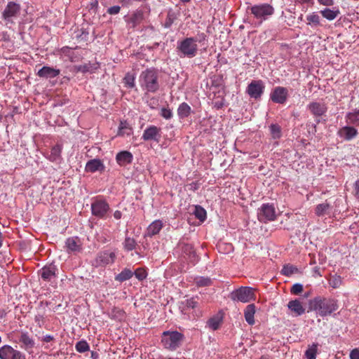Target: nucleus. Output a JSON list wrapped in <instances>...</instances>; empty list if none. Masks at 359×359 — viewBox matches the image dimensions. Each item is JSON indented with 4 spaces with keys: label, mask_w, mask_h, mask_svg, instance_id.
Segmentation results:
<instances>
[{
    "label": "nucleus",
    "mask_w": 359,
    "mask_h": 359,
    "mask_svg": "<svg viewBox=\"0 0 359 359\" xmlns=\"http://www.w3.org/2000/svg\"><path fill=\"white\" fill-rule=\"evenodd\" d=\"M180 15L179 12H175L172 9H170L168 11L167 16L163 24L165 28H170L175 21L178 18Z\"/></svg>",
    "instance_id": "32"
},
{
    "label": "nucleus",
    "mask_w": 359,
    "mask_h": 359,
    "mask_svg": "<svg viewBox=\"0 0 359 359\" xmlns=\"http://www.w3.org/2000/svg\"><path fill=\"white\" fill-rule=\"evenodd\" d=\"M207 41L208 36L205 33H199L195 37H186L177 41L176 48L177 54L181 58H193L198 54L197 42L203 46L206 44Z\"/></svg>",
    "instance_id": "1"
},
{
    "label": "nucleus",
    "mask_w": 359,
    "mask_h": 359,
    "mask_svg": "<svg viewBox=\"0 0 359 359\" xmlns=\"http://www.w3.org/2000/svg\"><path fill=\"white\" fill-rule=\"evenodd\" d=\"M177 112L179 118L183 120L187 118L192 113V110L191 107L187 102H182L179 105Z\"/></svg>",
    "instance_id": "28"
},
{
    "label": "nucleus",
    "mask_w": 359,
    "mask_h": 359,
    "mask_svg": "<svg viewBox=\"0 0 359 359\" xmlns=\"http://www.w3.org/2000/svg\"><path fill=\"white\" fill-rule=\"evenodd\" d=\"M110 208L107 201L101 198H95L91 203L92 214L100 219H106Z\"/></svg>",
    "instance_id": "6"
},
{
    "label": "nucleus",
    "mask_w": 359,
    "mask_h": 359,
    "mask_svg": "<svg viewBox=\"0 0 359 359\" xmlns=\"http://www.w3.org/2000/svg\"><path fill=\"white\" fill-rule=\"evenodd\" d=\"M221 323L222 320L219 318L214 317L209 320L208 325L213 330H217L219 327Z\"/></svg>",
    "instance_id": "45"
},
{
    "label": "nucleus",
    "mask_w": 359,
    "mask_h": 359,
    "mask_svg": "<svg viewBox=\"0 0 359 359\" xmlns=\"http://www.w3.org/2000/svg\"><path fill=\"white\" fill-rule=\"evenodd\" d=\"M271 134L273 139H278L281 136L280 127L278 124H271L269 127Z\"/></svg>",
    "instance_id": "43"
},
{
    "label": "nucleus",
    "mask_w": 359,
    "mask_h": 359,
    "mask_svg": "<svg viewBox=\"0 0 359 359\" xmlns=\"http://www.w3.org/2000/svg\"><path fill=\"white\" fill-rule=\"evenodd\" d=\"M311 304L313 310L318 311L321 317L332 314L339 308L337 300L332 298L317 297L311 302Z\"/></svg>",
    "instance_id": "2"
},
{
    "label": "nucleus",
    "mask_w": 359,
    "mask_h": 359,
    "mask_svg": "<svg viewBox=\"0 0 359 359\" xmlns=\"http://www.w3.org/2000/svg\"><path fill=\"white\" fill-rule=\"evenodd\" d=\"M125 21L129 29H135L144 20V13L141 9H137L130 15L124 17Z\"/></svg>",
    "instance_id": "13"
},
{
    "label": "nucleus",
    "mask_w": 359,
    "mask_h": 359,
    "mask_svg": "<svg viewBox=\"0 0 359 359\" xmlns=\"http://www.w3.org/2000/svg\"><path fill=\"white\" fill-rule=\"evenodd\" d=\"M318 346V344H313L311 346H309L305 352V356L307 359H316Z\"/></svg>",
    "instance_id": "38"
},
{
    "label": "nucleus",
    "mask_w": 359,
    "mask_h": 359,
    "mask_svg": "<svg viewBox=\"0 0 359 359\" xmlns=\"http://www.w3.org/2000/svg\"><path fill=\"white\" fill-rule=\"evenodd\" d=\"M140 83L142 89L147 92H157L160 87L157 71L154 69L143 71L140 76Z\"/></svg>",
    "instance_id": "3"
},
{
    "label": "nucleus",
    "mask_w": 359,
    "mask_h": 359,
    "mask_svg": "<svg viewBox=\"0 0 359 359\" xmlns=\"http://www.w3.org/2000/svg\"><path fill=\"white\" fill-rule=\"evenodd\" d=\"M123 216V213L120 210H116L114 211V212L113 213V217H114L115 219L116 220H118L120 219Z\"/></svg>",
    "instance_id": "60"
},
{
    "label": "nucleus",
    "mask_w": 359,
    "mask_h": 359,
    "mask_svg": "<svg viewBox=\"0 0 359 359\" xmlns=\"http://www.w3.org/2000/svg\"><path fill=\"white\" fill-rule=\"evenodd\" d=\"M306 20L308 21V24H313V25H320V17L318 14L313 13L312 14L307 15Z\"/></svg>",
    "instance_id": "46"
},
{
    "label": "nucleus",
    "mask_w": 359,
    "mask_h": 359,
    "mask_svg": "<svg viewBox=\"0 0 359 359\" xmlns=\"http://www.w3.org/2000/svg\"><path fill=\"white\" fill-rule=\"evenodd\" d=\"M133 275L135 276V277L139 280H143L147 278V273L146 270L143 268H138L135 270V271L133 273Z\"/></svg>",
    "instance_id": "48"
},
{
    "label": "nucleus",
    "mask_w": 359,
    "mask_h": 359,
    "mask_svg": "<svg viewBox=\"0 0 359 359\" xmlns=\"http://www.w3.org/2000/svg\"><path fill=\"white\" fill-rule=\"evenodd\" d=\"M124 82L126 86L130 88H132L135 86V77L133 75L130 74H127L124 77Z\"/></svg>",
    "instance_id": "50"
},
{
    "label": "nucleus",
    "mask_w": 359,
    "mask_h": 359,
    "mask_svg": "<svg viewBox=\"0 0 359 359\" xmlns=\"http://www.w3.org/2000/svg\"><path fill=\"white\" fill-rule=\"evenodd\" d=\"M89 6L90 9H96L98 7V1L97 0H93L90 2Z\"/></svg>",
    "instance_id": "62"
},
{
    "label": "nucleus",
    "mask_w": 359,
    "mask_h": 359,
    "mask_svg": "<svg viewBox=\"0 0 359 359\" xmlns=\"http://www.w3.org/2000/svg\"><path fill=\"white\" fill-rule=\"evenodd\" d=\"M74 70L76 72H82L83 73V66H82V65H75L74 67Z\"/></svg>",
    "instance_id": "64"
},
{
    "label": "nucleus",
    "mask_w": 359,
    "mask_h": 359,
    "mask_svg": "<svg viewBox=\"0 0 359 359\" xmlns=\"http://www.w3.org/2000/svg\"><path fill=\"white\" fill-rule=\"evenodd\" d=\"M322 15L329 20H332L334 19H335L337 15L339 14V10H331L330 8H325L324 9L323 11H320Z\"/></svg>",
    "instance_id": "39"
},
{
    "label": "nucleus",
    "mask_w": 359,
    "mask_h": 359,
    "mask_svg": "<svg viewBox=\"0 0 359 359\" xmlns=\"http://www.w3.org/2000/svg\"><path fill=\"white\" fill-rule=\"evenodd\" d=\"M307 109L317 118L325 114L327 107L325 103L320 102H311L307 105Z\"/></svg>",
    "instance_id": "18"
},
{
    "label": "nucleus",
    "mask_w": 359,
    "mask_h": 359,
    "mask_svg": "<svg viewBox=\"0 0 359 359\" xmlns=\"http://www.w3.org/2000/svg\"><path fill=\"white\" fill-rule=\"evenodd\" d=\"M120 11H121V7L119 6H114L109 7L107 10V13L109 15H116V14L119 13Z\"/></svg>",
    "instance_id": "54"
},
{
    "label": "nucleus",
    "mask_w": 359,
    "mask_h": 359,
    "mask_svg": "<svg viewBox=\"0 0 359 359\" xmlns=\"http://www.w3.org/2000/svg\"><path fill=\"white\" fill-rule=\"evenodd\" d=\"M53 340H55L54 337L50 334H46L41 339V341L46 343L50 342Z\"/></svg>",
    "instance_id": "58"
},
{
    "label": "nucleus",
    "mask_w": 359,
    "mask_h": 359,
    "mask_svg": "<svg viewBox=\"0 0 359 359\" xmlns=\"http://www.w3.org/2000/svg\"><path fill=\"white\" fill-rule=\"evenodd\" d=\"M159 114L166 120H170L173 116L172 111L168 107V106L166 107H162Z\"/></svg>",
    "instance_id": "44"
},
{
    "label": "nucleus",
    "mask_w": 359,
    "mask_h": 359,
    "mask_svg": "<svg viewBox=\"0 0 359 359\" xmlns=\"http://www.w3.org/2000/svg\"><path fill=\"white\" fill-rule=\"evenodd\" d=\"M297 271H298V269L296 266H294L293 265L287 264V265H285L283 266V268L282 269L281 273H282V274H283L285 276H290L292 274H293Z\"/></svg>",
    "instance_id": "42"
},
{
    "label": "nucleus",
    "mask_w": 359,
    "mask_h": 359,
    "mask_svg": "<svg viewBox=\"0 0 359 359\" xmlns=\"http://www.w3.org/2000/svg\"><path fill=\"white\" fill-rule=\"evenodd\" d=\"M257 217L259 221L263 223L274 221L276 217L274 205L269 203L262 204L258 209Z\"/></svg>",
    "instance_id": "9"
},
{
    "label": "nucleus",
    "mask_w": 359,
    "mask_h": 359,
    "mask_svg": "<svg viewBox=\"0 0 359 359\" xmlns=\"http://www.w3.org/2000/svg\"><path fill=\"white\" fill-rule=\"evenodd\" d=\"M57 269L54 264L43 266L40 270V274L42 279L45 281H50L56 276Z\"/></svg>",
    "instance_id": "22"
},
{
    "label": "nucleus",
    "mask_w": 359,
    "mask_h": 359,
    "mask_svg": "<svg viewBox=\"0 0 359 359\" xmlns=\"http://www.w3.org/2000/svg\"><path fill=\"white\" fill-rule=\"evenodd\" d=\"M330 209V205L325 201V203H320L316 206V214L318 216H323L326 215Z\"/></svg>",
    "instance_id": "37"
},
{
    "label": "nucleus",
    "mask_w": 359,
    "mask_h": 359,
    "mask_svg": "<svg viewBox=\"0 0 359 359\" xmlns=\"http://www.w3.org/2000/svg\"><path fill=\"white\" fill-rule=\"evenodd\" d=\"M246 12L248 13L250 12L256 20V23L261 25L263 21L273 14L274 8L269 4H262L248 6Z\"/></svg>",
    "instance_id": "4"
},
{
    "label": "nucleus",
    "mask_w": 359,
    "mask_h": 359,
    "mask_svg": "<svg viewBox=\"0 0 359 359\" xmlns=\"http://www.w3.org/2000/svg\"><path fill=\"white\" fill-rule=\"evenodd\" d=\"M255 313V304H248L244 311V316H245V319L246 322L249 325H252L255 324V319H254Z\"/></svg>",
    "instance_id": "30"
},
{
    "label": "nucleus",
    "mask_w": 359,
    "mask_h": 359,
    "mask_svg": "<svg viewBox=\"0 0 359 359\" xmlns=\"http://www.w3.org/2000/svg\"><path fill=\"white\" fill-rule=\"evenodd\" d=\"M337 135L343 140L350 141L357 136L358 130L353 126H346L337 131Z\"/></svg>",
    "instance_id": "20"
},
{
    "label": "nucleus",
    "mask_w": 359,
    "mask_h": 359,
    "mask_svg": "<svg viewBox=\"0 0 359 359\" xmlns=\"http://www.w3.org/2000/svg\"><path fill=\"white\" fill-rule=\"evenodd\" d=\"M194 282L198 287L210 286L213 283L210 278L205 276H197L194 278Z\"/></svg>",
    "instance_id": "33"
},
{
    "label": "nucleus",
    "mask_w": 359,
    "mask_h": 359,
    "mask_svg": "<svg viewBox=\"0 0 359 359\" xmlns=\"http://www.w3.org/2000/svg\"><path fill=\"white\" fill-rule=\"evenodd\" d=\"M62 150V145L57 144L51 148L49 153L45 154L44 156L52 162H58L61 160Z\"/></svg>",
    "instance_id": "24"
},
{
    "label": "nucleus",
    "mask_w": 359,
    "mask_h": 359,
    "mask_svg": "<svg viewBox=\"0 0 359 359\" xmlns=\"http://www.w3.org/2000/svg\"><path fill=\"white\" fill-rule=\"evenodd\" d=\"M18 341L20 347L29 353H33V348L35 346L34 339L27 332H20L18 337Z\"/></svg>",
    "instance_id": "15"
},
{
    "label": "nucleus",
    "mask_w": 359,
    "mask_h": 359,
    "mask_svg": "<svg viewBox=\"0 0 359 359\" xmlns=\"http://www.w3.org/2000/svg\"><path fill=\"white\" fill-rule=\"evenodd\" d=\"M133 276V272L127 268H125L121 273L115 276V280L118 282H124L130 279Z\"/></svg>",
    "instance_id": "34"
},
{
    "label": "nucleus",
    "mask_w": 359,
    "mask_h": 359,
    "mask_svg": "<svg viewBox=\"0 0 359 359\" xmlns=\"http://www.w3.org/2000/svg\"><path fill=\"white\" fill-rule=\"evenodd\" d=\"M161 226H148L145 236H152L157 234L160 231Z\"/></svg>",
    "instance_id": "47"
},
{
    "label": "nucleus",
    "mask_w": 359,
    "mask_h": 359,
    "mask_svg": "<svg viewBox=\"0 0 359 359\" xmlns=\"http://www.w3.org/2000/svg\"><path fill=\"white\" fill-rule=\"evenodd\" d=\"M136 245V242L133 238H126L124 241V248L126 250L130 251L133 250Z\"/></svg>",
    "instance_id": "49"
},
{
    "label": "nucleus",
    "mask_w": 359,
    "mask_h": 359,
    "mask_svg": "<svg viewBox=\"0 0 359 359\" xmlns=\"http://www.w3.org/2000/svg\"><path fill=\"white\" fill-rule=\"evenodd\" d=\"M75 349L77 352L83 353L90 350V346L86 340H81L76 344Z\"/></svg>",
    "instance_id": "40"
},
{
    "label": "nucleus",
    "mask_w": 359,
    "mask_h": 359,
    "mask_svg": "<svg viewBox=\"0 0 359 359\" xmlns=\"http://www.w3.org/2000/svg\"><path fill=\"white\" fill-rule=\"evenodd\" d=\"M179 248L182 251V256L192 264H195L198 260V256L191 244L180 243Z\"/></svg>",
    "instance_id": "17"
},
{
    "label": "nucleus",
    "mask_w": 359,
    "mask_h": 359,
    "mask_svg": "<svg viewBox=\"0 0 359 359\" xmlns=\"http://www.w3.org/2000/svg\"><path fill=\"white\" fill-rule=\"evenodd\" d=\"M230 298L233 301L247 303L254 299V290L252 287H241L240 288L233 290L231 293Z\"/></svg>",
    "instance_id": "7"
},
{
    "label": "nucleus",
    "mask_w": 359,
    "mask_h": 359,
    "mask_svg": "<svg viewBox=\"0 0 359 359\" xmlns=\"http://www.w3.org/2000/svg\"><path fill=\"white\" fill-rule=\"evenodd\" d=\"M59 53L61 55L67 57L72 62H76L79 61L81 57L80 55L74 51V50L68 46L62 47Z\"/></svg>",
    "instance_id": "27"
},
{
    "label": "nucleus",
    "mask_w": 359,
    "mask_h": 359,
    "mask_svg": "<svg viewBox=\"0 0 359 359\" xmlns=\"http://www.w3.org/2000/svg\"><path fill=\"white\" fill-rule=\"evenodd\" d=\"M345 118L348 124L359 126V109H355L353 111L347 113Z\"/></svg>",
    "instance_id": "31"
},
{
    "label": "nucleus",
    "mask_w": 359,
    "mask_h": 359,
    "mask_svg": "<svg viewBox=\"0 0 359 359\" xmlns=\"http://www.w3.org/2000/svg\"><path fill=\"white\" fill-rule=\"evenodd\" d=\"M83 66V73H93L96 69L99 67V64L97 62H88L82 65Z\"/></svg>",
    "instance_id": "41"
},
{
    "label": "nucleus",
    "mask_w": 359,
    "mask_h": 359,
    "mask_svg": "<svg viewBox=\"0 0 359 359\" xmlns=\"http://www.w3.org/2000/svg\"><path fill=\"white\" fill-rule=\"evenodd\" d=\"M288 90L282 86L276 87L270 94L271 100L277 104H285L287 100Z\"/></svg>",
    "instance_id": "14"
},
{
    "label": "nucleus",
    "mask_w": 359,
    "mask_h": 359,
    "mask_svg": "<svg viewBox=\"0 0 359 359\" xmlns=\"http://www.w3.org/2000/svg\"><path fill=\"white\" fill-rule=\"evenodd\" d=\"M265 86L261 80H253L248 86L246 93L255 100H259L264 93Z\"/></svg>",
    "instance_id": "10"
},
{
    "label": "nucleus",
    "mask_w": 359,
    "mask_h": 359,
    "mask_svg": "<svg viewBox=\"0 0 359 359\" xmlns=\"http://www.w3.org/2000/svg\"><path fill=\"white\" fill-rule=\"evenodd\" d=\"M255 231L259 236H268L269 235L267 230L264 226H258L255 229Z\"/></svg>",
    "instance_id": "53"
},
{
    "label": "nucleus",
    "mask_w": 359,
    "mask_h": 359,
    "mask_svg": "<svg viewBox=\"0 0 359 359\" xmlns=\"http://www.w3.org/2000/svg\"><path fill=\"white\" fill-rule=\"evenodd\" d=\"M287 308L294 316H302L305 313L306 309L299 299L291 300L287 304Z\"/></svg>",
    "instance_id": "21"
},
{
    "label": "nucleus",
    "mask_w": 359,
    "mask_h": 359,
    "mask_svg": "<svg viewBox=\"0 0 359 359\" xmlns=\"http://www.w3.org/2000/svg\"><path fill=\"white\" fill-rule=\"evenodd\" d=\"M303 291V285L300 283H295L291 287L290 292L292 294L297 295Z\"/></svg>",
    "instance_id": "52"
},
{
    "label": "nucleus",
    "mask_w": 359,
    "mask_h": 359,
    "mask_svg": "<svg viewBox=\"0 0 359 359\" xmlns=\"http://www.w3.org/2000/svg\"><path fill=\"white\" fill-rule=\"evenodd\" d=\"M34 320L37 323L39 327H42L43 323V317L42 316H41V315L36 316L34 318Z\"/></svg>",
    "instance_id": "57"
},
{
    "label": "nucleus",
    "mask_w": 359,
    "mask_h": 359,
    "mask_svg": "<svg viewBox=\"0 0 359 359\" xmlns=\"http://www.w3.org/2000/svg\"><path fill=\"white\" fill-rule=\"evenodd\" d=\"M198 297H194L190 299H188L185 302V305L187 308L194 309L197 307L198 303Z\"/></svg>",
    "instance_id": "51"
},
{
    "label": "nucleus",
    "mask_w": 359,
    "mask_h": 359,
    "mask_svg": "<svg viewBox=\"0 0 359 359\" xmlns=\"http://www.w3.org/2000/svg\"><path fill=\"white\" fill-rule=\"evenodd\" d=\"M318 1L320 4H323L324 6H332L334 4L333 0H318Z\"/></svg>",
    "instance_id": "59"
},
{
    "label": "nucleus",
    "mask_w": 359,
    "mask_h": 359,
    "mask_svg": "<svg viewBox=\"0 0 359 359\" xmlns=\"http://www.w3.org/2000/svg\"><path fill=\"white\" fill-rule=\"evenodd\" d=\"M353 194L355 198L359 201V179L357 180L354 183Z\"/></svg>",
    "instance_id": "55"
},
{
    "label": "nucleus",
    "mask_w": 359,
    "mask_h": 359,
    "mask_svg": "<svg viewBox=\"0 0 359 359\" xmlns=\"http://www.w3.org/2000/svg\"><path fill=\"white\" fill-rule=\"evenodd\" d=\"M65 245L68 252H80L82 249L81 241L78 237L67 238Z\"/></svg>",
    "instance_id": "26"
},
{
    "label": "nucleus",
    "mask_w": 359,
    "mask_h": 359,
    "mask_svg": "<svg viewBox=\"0 0 359 359\" xmlns=\"http://www.w3.org/2000/svg\"><path fill=\"white\" fill-rule=\"evenodd\" d=\"M116 258L115 252L110 250L101 251L97 254L93 262V266L95 267H105L112 264Z\"/></svg>",
    "instance_id": "8"
},
{
    "label": "nucleus",
    "mask_w": 359,
    "mask_h": 359,
    "mask_svg": "<svg viewBox=\"0 0 359 359\" xmlns=\"http://www.w3.org/2000/svg\"><path fill=\"white\" fill-rule=\"evenodd\" d=\"M60 74V70L59 69L54 68L53 67L49 66H43L41 69H40L36 75L45 79H51L57 77Z\"/></svg>",
    "instance_id": "19"
},
{
    "label": "nucleus",
    "mask_w": 359,
    "mask_h": 359,
    "mask_svg": "<svg viewBox=\"0 0 359 359\" xmlns=\"http://www.w3.org/2000/svg\"><path fill=\"white\" fill-rule=\"evenodd\" d=\"M161 137V129L156 126H149L143 133L142 138L144 141L158 142Z\"/></svg>",
    "instance_id": "16"
},
{
    "label": "nucleus",
    "mask_w": 359,
    "mask_h": 359,
    "mask_svg": "<svg viewBox=\"0 0 359 359\" xmlns=\"http://www.w3.org/2000/svg\"><path fill=\"white\" fill-rule=\"evenodd\" d=\"M328 283L334 289L339 288L342 284L341 277L337 274L330 276L328 278Z\"/></svg>",
    "instance_id": "36"
},
{
    "label": "nucleus",
    "mask_w": 359,
    "mask_h": 359,
    "mask_svg": "<svg viewBox=\"0 0 359 359\" xmlns=\"http://www.w3.org/2000/svg\"><path fill=\"white\" fill-rule=\"evenodd\" d=\"M21 6L14 1H9L2 13V18L7 22H13V18L20 14Z\"/></svg>",
    "instance_id": "11"
},
{
    "label": "nucleus",
    "mask_w": 359,
    "mask_h": 359,
    "mask_svg": "<svg viewBox=\"0 0 359 359\" xmlns=\"http://www.w3.org/2000/svg\"><path fill=\"white\" fill-rule=\"evenodd\" d=\"M194 215L201 222H204L207 218L206 210L201 205H196Z\"/></svg>",
    "instance_id": "35"
},
{
    "label": "nucleus",
    "mask_w": 359,
    "mask_h": 359,
    "mask_svg": "<svg viewBox=\"0 0 359 359\" xmlns=\"http://www.w3.org/2000/svg\"><path fill=\"white\" fill-rule=\"evenodd\" d=\"M133 133V128L126 121H121L117 133L118 136H130Z\"/></svg>",
    "instance_id": "29"
},
{
    "label": "nucleus",
    "mask_w": 359,
    "mask_h": 359,
    "mask_svg": "<svg viewBox=\"0 0 359 359\" xmlns=\"http://www.w3.org/2000/svg\"><path fill=\"white\" fill-rule=\"evenodd\" d=\"M158 100L156 98H151L149 102V106L151 109H155V105L157 104Z\"/></svg>",
    "instance_id": "61"
},
{
    "label": "nucleus",
    "mask_w": 359,
    "mask_h": 359,
    "mask_svg": "<svg viewBox=\"0 0 359 359\" xmlns=\"http://www.w3.org/2000/svg\"><path fill=\"white\" fill-rule=\"evenodd\" d=\"M350 359H359V349L354 348L350 353Z\"/></svg>",
    "instance_id": "56"
},
{
    "label": "nucleus",
    "mask_w": 359,
    "mask_h": 359,
    "mask_svg": "<svg viewBox=\"0 0 359 359\" xmlns=\"http://www.w3.org/2000/svg\"><path fill=\"white\" fill-rule=\"evenodd\" d=\"M184 336L177 331H165L162 334L161 343L165 348L175 351L180 347Z\"/></svg>",
    "instance_id": "5"
},
{
    "label": "nucleus",
    "mask_w": 359,
    "mask_h": 359,
    "mask_svg": "<svg viewBox=\"0 0 359 359\" xmlns=\"http://www.w3.org/2000/svg\"><path fill=\"white\" fill-rule=\"evenodd\" d=\"M133 159V154L128 151H122L116 156V161L121 166H126L132 163Z\"/></svg>",
    "instance_id": "25"
},
{
    "label": "nucleus",
    "mask_w": 359,
    "mask_h": 359,
    "mask_svg": "<svg viewBox=\"0 0 359 359\" xmlns=\"http://www.w3.org/2000/svg\"><path fill=\"white\" fill-rule=\"evenodd\" d=\"M133 0H119L120 3L122 4L123 6H128L132 4V1Z\"/></svg>",
    "instance_id": "63"
},
{
    "label": "nucleus",
    "mask_w": 359,
    "mask_h": 359,
    "mask_svg": "<svg viewBox=\"0 0 359 359\" xmlns=\"http://www.w3.org/2000/svg\"><path fill=\"white\" fill-rule=\"evenodd\" d=\"M0 359H26V357L21 351L5 345L0 348Z\"/></svg>",
    "instance_id": "12"
},
{
    "label": "nucleus",
    "mask_w": 359,
    "mask_h": 359,
    "mask_svg": "<svg viewBox=\"0 0 359 359\" xmlns=\"http://www.w3.org/2000/svg\"><path fill=\"white\" fill-rule=\"evenodd\" d=\"M105 166L103 162L99 158H94L86 163L85 170L88 172H95L97 171H103Z\"/></svg>",
    "instance_id": "23"
}]
</instances>
